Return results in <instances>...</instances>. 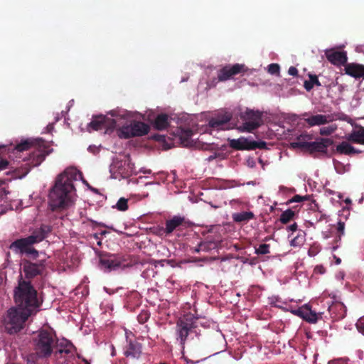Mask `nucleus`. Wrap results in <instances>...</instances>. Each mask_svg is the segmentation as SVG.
Instances as JSON below:
<instances>
[{
	"instance_id": "f257e3e1",
	"label": "nucleus",
	"mask_w": 364,
	"mask_h": 364,
	"mask_svg": "<svg viewBox=\"0 0 364 364\" xmlns=\"http://www.w3.org/2000/svg\"><path fill=\"white\" fill-rule=\"evenodd\" d=\"M42 297H15V305L10 307L3 316L2 323L9 334L19 332L24 328L30 316L40 311Z\"/></svg>"
},
{
	"instance_id": "f03ea898",
	"label": "nucleus",
	"mask_w": 364,
	"mask_h": 364,
	"mask_svg": "<svg viewBox=\"0 0 364 364\" xmlns=\"http://www.w3.org/2000/svg\"><path fill=\"white\" fill-rule=\"evenodd\" d=\"M77 169L68 168L58 176L49 193V206L52 211L65 210L73 203L75 194L73 181L77 179Z\"/></svg>"
},
{
	"instance_id": "7ed1b4c3",
	"label": "nucleus",
	"mask_w": 364,
	"mask_h": 364,
	"mask_svg": "<svg viewBox=\"0 0 364 364\" xmlns=\"http://www.w3.org/2000/svg\"><path fill=\"white\" fill-rule=\"evenodd\" d=\"M31 148L35 149L29 155L28 159V163L26 164L28 167L26 168L23 176L26 175L31 168L40 165L44 161L46 156L50 152V150H48L49 146H47L43 140L27 139L21 141L14 146V153L15 154H20L25 151L30 150Z\"/></svg>"
},
{
	"instance_id": "20e7f679",
	"label": "nucleus",
	"mask_w": 364,
	"mask_h": 364,
	"mask_svg": "<svg viewBox=\"0 0 364 364\" xmlns=\"http://www.w3.org/2000/svg\"><path fill=\"white\" fill-rule=\"evenodd\" d=\"M109 114L114 117L113 119L102 114L94 116L88 124V129H91L94 131L105 129V134L112 133L119 125V120L123 119V115L114 110L111 111Z\"/></svg>"
},
{
	"instance_id": "39448f33",
	"label": "nucleus",
	"mask_w": 364,
	"mask_h": 364,
	"mask_svg": "<svg viewBox=\"0 0 364 364\" xmlns=\"http://www.w3.org/2000/svg\"><path fill=\"white\" fill-rule=\"evenodd\" d=\"M198 317L195 316L191 312L185 314L181 317L176 327V339L179 341L181 346H184L188 334L196 328V321Z\"/></svg>"
},
{
	"instance_id": "423d86ee",
	"label": "nucleus",
	"mask_w": 364,
	"mask_h": 364,
	"mask_svg": "<svg viewBox=\"0 0 364 364\" xmlns=\"http://www.w3.org/2000/svg\"><path fill=\"white\" fill-rule=\"evenodd\" d=\"M149 126L142 122L134 121L130 124L123 125L117 130V135L121 139H129L134 136L146 135L149 132Z\"/></svg>"
},
{
	"instance_id": "0eeeda50",
	"label": "nucleus",
	"mask_w": 364,
	"mask_h": 364,
	"mask_svg": "<svg viewBox=\"0 0 364 364\" xmlns=\"http://www.w3.org/2000/svg\"><path fill=\"white\" fill-rule=\"evenodd\" d=\"M240 116L243 122L238 127L241 132H252L262 124V113L259 111L247 109Z\"/></svg>"
},
{
	"instance_id": "6e6552de",
	"label": "nucleus",
	"mask_w": 364,
	"mask_h": 364,
	"mask_svg": "<svg viewBox=\"0 0 364 364\" xmlns=\"http://www.w3.org/2000/svg\"><path fill=\"white\" fill-rule=\"evenodd\" d=\"M53 345L52 334L45 331H41L36 339V353L39 357L49 356L53 351Z\"/></svg>"
},
{
	"instance_id": "1a4fd4ad",
	"label": "nucleus",
	"mask_w": 364,
	"mask_h": 364,
	"mask_svg": "<svg viewBox=\"0 0 364 364\" xmlns=\"http://www.w3.org/2000/svg\"><path fill=\"white\" fill-rule=\"evenodd\" d=\"M333 144V141L329 138H320L312 142L297 141L292 143L294 147H299L306 149L309 153L327 154L328 147Z\"/></svg>"
},
{
	"instance_id": "9d476101",
	"label": "nucleus",
	"mask_w": 364,
	"mask_h": 364,
	"mask_svg": "<svg viewBox=\"0 0 364 364\" xmlns=\"http://www.w3.org/2000/svg\"><path fill=\"white\" fill-rule=\"evenodd\" d=\"M188 226V223L184 216L173 215V217L166 220L165 226L161 232L166 233V236H171L173 233H176L177 236H180L178 232H182Z\"/></svg>"
},
{
	"instance_id": "9b49d317",
	"label": "nucleus",
	"mask_w": 364,
	"mask_h": 364,
	"mask_svg": "<svg viewBox=\"0 0 364 364\" xmlns=\"http://www.w3.org/2000/svg\"><path fill=\"white\" fill-rule=\"evenodd\" d=\"M275 306L291 312L293 314L302 318L309 323H315L318 319V314L312 311L309 304H306L298 308H293L290 305L285 306L275 304Z\"/></svg>"
},
{
	"instance_id": "f8f14e48",
	"label": "nucleus",
	"mask_w": 364,
	"mask_h": 364,
	"mask_svg": "<svg viewBox=\"0 0 364 364\" xmlns=\"http://www.w3.org/2000/svg\"><path fill=\"white\" fill-rule=\"evenodd\" d=\"M247 71V68L244 64L236 63L232 65H226L221 68L218 73V79L219 81H226L232 77Z\"/></svg>"
},
{
	"instance_id": "ddd939ff",
	"label": "nucleus",
	"mask_w": 364,
	"mask_h": 364,
	"mask_svg": "<svg viewBox=\"0 0 364 364\" xmlns=\"http://www.w3.org/2000/svg\"><path fill=\"white\" fill-rule=\"evenodd\" d=\"M125 261L122 257H117L112 255L100 258V264L105 272H111L127 267V264L124 263Z\"/></svg>"
},
{
	"instance_id": "4468645a",
	"label": "nucleus",
	"mask_w": 364,
	"mask_h": 364,
	"mask_svg": "<svg viewBox=\"0 0 364 364\" xmlns=\"http://www.w3.org/2000/svg\"><path fill=\"white\" fill-rule=\"evenodd\" d=\"M303 117H308L306 118H304L305 122L307 123L309 127H312L314 126H321L326 124L329 122H333L335 118L333 114H314L309 115V113L304 112L302 114Z\"/></svg>"
},
{
	"instance_id": "2eb2a0df",
	"label": "nucleus",
	"mask_w": 364,
	"mask_h": 364,
	"mask_svg": "<svg viewBox=\"0 0 364 364\" xmlns=\"http://www.w3.org/2000/svg\"><path fill=\"white\" fill-rule=\"evenodd\" d=\"M231 118L232 115L230 113L218 114L209 120L208 124L211 128L217 130L226 129H228L229 122Z\"/></svg>"
},
{
	"instance_id": "dca6fc26",
	"label": "nucleus",
	"mask_w": 364,
	"mask_h": 364,
	"mask_svg": "<svg viewBox=\"0 0 364 364\" xmlns=\"http://www.w3.org/2000/svg\"><path fill=\"white\" fill-rule=\"evenodd\" d=\"M327 60L332 64L341 66L347 64L348 57L346 51H337L334 49L326 50L325 52Z\"/></svg>"
},
{
	"instance_id": "f3484780",
	"label": "nucleus",
	"mask_w": 364,
	"mask_h": 364,
	"mask_svg": "<svg viewBox=\"0 0 364 364\" xmlns=\"http://www.w3.org/2000/svg\"><path fill=\"white\" fill-rule=\"evenodd\" d=\"M14 296H37V291L31 284V282L23 279L22 275H21Z\"/></svg>"
},
{
	"instance_id": "a211bd4d",
	"label": "nucleus",
	"mask_w": 364,
	"mask_h": 364,
	"mask_svg": "<svg viewBox=\"0 0 364 364\" xmlns=\"http://www.w3.org/2000/svg\"><path fill=\"white\" fill-rule=\"evenodd\" d=\"M43 269L44 265L42 263H33L30 261L23 263V272L27 279H32L41 274Z\"/></svg>"
},
{
	"instance_id": "6ab92c4d",
	"label": "nucleus",
	"mask_w": 364,
	"mask_h": 364,
	"mask_svg": "<svg viewBox=\"0 0 364 364\" xmlns=\"http://www.w3.org/2000/svg\"><path fill=\"white\" fill-rule=\"evenodd\" d=\"M51 232V228L49 225H42L39 228L34 230L28 237L34 245L43 241L47 237L48 234Z\"/></svg>"
},
{
	"instance_id": "aec40b11",
	"label": "nucleus",
	"mask_w": 364,
	"mask_h": 364,
	"mask_svg": "<svg viewBox=\"0 0 364 364\" xmlns=\"http://www.w3.org/2000/svg\"><path fill=\"white\" fill-rule=\"evenodd\" d=\"M33 244L31 242L30 239L26 237L14 240L9 245V249L15 253L23 254L28 250L29 246H32Z\"/></svg>"
},
{
	"instance_id": "412c9836",
	"label": "nucleus",
	"mask_w": 364,
	"mask_h": 364,
	"mask_svg": "<svg viewBox=\"0 0 364 364\" xmlns=\"http://www.w3.org/2000/svg\"><path fill=\"white\" fill-rule=\"evenodd\" d=\"M346 74L355 79L364 78V65L350 63H347L344 68Z\"/></svg>"
},
{
	"instance_id": "4be33fe9",
	"label": "nucleus",
	"mask_w": 364,
	"mask_h": 364,
	"mask_svg": "<svg viewBox=\"0 0 364 364\" xmlns=\"http://www.w3.org/2000/svg\"><path fill=\"white\" fill-rule=\"evenodd\" d=\"M328 311L336 318L345 317L347 311L346 306L339 301H334L328 306Z\"/></svg>"
},
{
	"instance_id": "5701e85b",
	"label": "nucleus",
	"mask_w": 364,
	"mask_h": 364,
	"mask_svg": "<svg viewBox=\"0 0 364 364\" xmlns=\"http://www.w3.org/2000/svg\"><path fill=\"white\" fill-rule=\"evenodd\" d=\"M252 141L240 137L237 139H229L230 146L235 150H255V146H251Z\"/></svg>"
},
{
	"instance_id": "b1692460",
	"label": "nucleus",
	"mask_w": 364,
	"mask_h": 364,
	"mask_svg": "<svg viewBox=\"0 0 364 364\" xmlns=\"http://www.w3.org/2000/svg\"><path fill=\"white\" fill-rule=\"evenodd\" d=\"M335 151L339 154H344L347 156H351L353 154H360L362 152L360 150L356 149L348 141H342L338 144L336 147Z\"/></svg>"
},
{
	"instance_id": "393cba45",
	"label": "nucleus",
	"mask_w": 364,
	"mask_h": 364,
	"mask_svg": "<svg viewBox=\"0 0 364 364\" xmlns=\"http://www.w3.org/2000/svg\"><path fill=\"white\" fill-rule=\"evenodd\" d=\"M346 139L348 141L364 144V127L359 126L356 130H353L350 134L346 136Z\"/></svg>"
},
{
	"instance_id": "a878e982",
	"label": "nucleus",
	"mask_w": 364,
	"mask_h": 364,
	"mask_svg": "<svg viewBox=\"0 0 364 364\" xmlns=\"http://www.w3.org/2000/svg\"><path fill=\"white\" fill-rule=\"evenodd\" d=\"M141 353V346L137 342H130L124 350L127 357L139 358Z\"/></svg>"
},
{
	"instance_id": "bb28decb",
	"label": "nucleus",
	"mask_w": 364,
	"mask_h": 364,
	"mask_svg": "<svg viewBox=\"0 0 364 364\" xmlns=\"http://www.w3.org/2000/svg\"><path fill=\"white\" fill-rule=\"evenodd\" d=\"M232 220L235 223H247L255 218V215L252 211H243L232 214Z\"/></svg>"
},
{
	"instance_id": "cd10ccee",
	"label": "nucleus",
	"mask_w": 364,
	"mask_h": 364,
	"mask_svg": "<svg viewBox=\"0 0 364 364\" xmlns=\"http://www.w3.org/2000/svg\"><path fill=\"white\" fill-rule=\"evenodd\" d=\"M169 125L168 116L166 114H159L155 120L154 126L157 130H164Z\"/></svg>"
},
{
	"instance_id": "c85d7f7f",
	"label": "nucleus",
	"mask_w": 364,
	"mask_h": 364,
	"mask_svg": "<svg viewBox=\"0 0 364 364\" xmlns=\"http://www.w3.org/2000/svg\"><path fill=\"white\" fill-rule=\"evenodd\" d=\"M178 132L181 143L185 146H188L193 135L192 130L190 129H181Z\"/></svg>"
},
{
	"instance_id": "c756f323",
	"label": "nucleus",
	"mask_w": 364,
	"mask_h": 364,
	"mask_svg": "<svg viewBox=\"0 0 364 364\" xmlns=\"http://www.w3.org/2000/svg\"><path fill=\"white\" fill-rule=\"evenodd\" d=\"M309 80H305L304 83V87L306 91L312 90L314 85L321 86V84L316 75L309 74Z\"/></svg>"
},
{
	"instance_id": "7c9ffc66",
	"label": "nucleus",
	"mask_w": 364,
	"mask_h": 364,
	"mask_svg": "<svg viewBox=\"0 0 364 364\" xmlns=\"http://www.w3.org/2000/svg\"><path fill=\"white\" fill-rule=\"evenodd\" d=\"M294 211H293L291 209H287L281 214L279 220L282 224H287L294 218Z\"/></svg>"
},
{
	"instance_id": "2f4dec72",
	"label": "nucleus",
	"mask_w": 364,
	"mask_h": 364,
	"mask_svg": "<svg viewBox=\"0 0 364 364\" xmlns=\"http://www.w3.org/2000/svg\"><path fill=\"white\" fill-rule=\"evenodd\" d=\"M305 235L306 233L304 232H299L291 240V245L293 247L301 246L305 241Z\"/></svg>"
},
{
	"instance_id": "473e14b6",
	"label": "nucleus",
	"mask_w": 364,
	"mask_h": 364,
	"mask_svg": "<svg viewBox=\"0 0 364 364\" xmlns=\"http://www.w3.org/2000/svg\"><path fill=\"white\" fill-rule=\"evenodd\" d=\"M336 124H331L328 127H323L319 130V134L322 136H330L337 129Z\"/></svg>"
},
{
	"instance_id": "72a5a7b5",
	"label": "nucleus",
	"mask_w": 364,
	"mask_h": 364,
	"mask_svg": "<svg viewBox=\"0 0 364 364\" xmlns=\"http://www.w3.org/2000/svg\"><path fill=\"white\" fill-rule=\"evenodd\" d=\"M118 210L125 211L128 209V200L124 198H120L114 206Z\"/></svg>"
},
{
	"instance_id": "f704fd0d",
	"label": "nucleus",
	"mask_w": 364,
	"mask_h": 364,
	"mask_svg": "<svg viewBox=\"0 0 364 364\" xmlns=\"http://www.w3.org/2000/svg\"><path fill=\"white\" fill-rule=\"evenodd\" d=\"M269 245L262 244L257 248H255V253L257 255H266L269 253Z\"/></svg>"
},
{
	"instance_id": "c9c22d12",
	"label": "nucleus",
	"mask_w": 364,
	"mask_h": 364,
	"mask_svg": "<svg viewBox=\"0 0 364 364\" xmlns=\"http://www.w3.org/2000/svg\"><path fill=\"white\" fill-rule=\"evenodd\" d=\"M280 67L277 63H272L268 66V72L272 75H279Z\"/></svg>"
},
{
	"instance_id": "e433bc0d",
	"label": "nucleus",
	"mask_w": 364,
	"mask_h": 364,
	"mask_svg": "<svg viewBox=\"0 0 364 364\" xmlns=\"http://www.w3.org/2000/svg\"><path fill=\"white\" fill-rule=\"evenodd\" d=\"M306 200H307V196H301L299 195H295L293 198H291L287 202V204L289 205L292 203H300Z\"/></svg>"
},
{
	"instance_id": "4c0bfd02",
	"label": "nucleus",
	"mask_w": 364,
	"mask_h": 364,
	"mask_svg": "<svg viewBox=\"0 0 364 364\" xmlns=\"http://www.w3.org/2000/svg\"><path fill=\"white\" fill-rule=\"evenodd\" d=\"M88 221L92 224V227L93 229L95 228L97 226H100V227H104V228H110V229L113 230V228L112 227H109L103 223H99L92 219H88Z\"/></svg>"
},
{
	"instance_id": "58836bf2",
	"label": "nucleus",
	"mask_w": 364,
	"mask_h": 364,
	"mask_svg": "<svg viewBox=\"0 0 364 364\" xmlns=\"http://www.w3.org/2000/svg\"><path fill=\"white\" fill-rule=\"evenodd\" d=\"M345 230V223L342 221H338L337 224V234L340 235V236H343L344 235Z\"/></svg>"
},
{
	"instance_id": "ea45409f",
	"label": "nucleus",
	"mask_w": 364,
	"mask_h": 364,
	"mask_svg": "<svg viewBox=\"0 0 364 364\" xmlns=\"http://www.w3.org/2000/svg\"><path fill=\"white\" fill-rule=\"evenodd\" d=\"M356 326L358 331L364 335V316L358 319Z\"/></svg>"
},
{
	"instance_id": "a19ab883",
	"label": "nucleus",
	"mask_w": 364,
	"mask_h": 364,
	"mask_svg": "<svg viewBox=\"0 0 364 364\" xmlns=\"http://www.w3.org/2000/svg\"><path fill=\"white\" fill-rule=\"evenodd\" d=\"M319 251H320V250L318 248V246L312 245L309 248V250L308 251V254L309 256L313 257V256H315Z\"/></svg>"
},
{
	"instance_id": "79ce46f5",
	"label": "nucleus",
	"mask_w": 364,
	"mask_h": 364,
	"mask_svg": "<svg viewBox=\"0 0 364 364\" xmlns=\"http://www.w3.org/2000/svg\"><path fill=\"white\" fill-rule=\"evenodd\" d=\"M251 145H252L251 146H255V149H263L266 146V143L264 141H252Z\"/></svg>"
},
{
	"instance_id": "37998d69",
	"label": "nucleus",
	"mask_w": 364,
	"mask_h": 364,
	"mask_svg": "<svg viewBox=\"0 0 364 364\" xmlns=\"http://www.w3.org/2000/svg\"><path fill=\"white\" fill-rule=\"evenodd\" d=\"M8 165V161L0 155V171L6 169Z\"/></svg>"
},
{
	"instance_id": "c03bdc74",
	"label": "nucleus",
	"mask_w": 364,
	"mask_h": 364,
	"mask_svg": "<svg viewBox=\"0 0 364 364\" xmlns=\"http://www.w3.org/2000/svg\"><path fill=\"white\" fill-rule=\"evenodd\" d=\"M262 289L259 287H252L250 293L255 296H260L262 294Z\"/></svg>"
},
{
	"instance_id": "a18cd8bd",
	"label": "nucleus",
	"mask_w": 364,
	"mask_h": 364,
	"mask_svg": "<svg viewBox=\"0 0 364 364\" xmlns=\"http://www.w3.org/2000/svg\"><path fill=\"white\" fill-rule=\"evenodd\" d=\"M149 318L148 314L146 312L141 313L139 315L138 319L140 323H144Z\"/></svg>"
},
{
	"instance_id": "49530a36",
	"label": "nucleus",
	"mask_w": 364,
	"mask_h": 364,
	"mask_svg": "<svg viewBox=\"0 0 364 364\" xmlns=\"http://www.w3.org/2000/svg\"><path fill=\"white\" fill-rule=\"evenodd\" d=\"M105 289L108 294H114L118 292L119 290H122L124 289L122 287H119V288H116V289H111V288L105 287Z\"/></svg>"
},
{
	"instance_id": "de8ad7c7",
	"label": "nucleus",
	"mask_w": 364,
	"mask_h": 364,
	"mask_svg": "<svg viewBox=\"0 0 364 364\" xmlns=\"http://www.w3.org/2000/svg\"><path fill=\"white\" fill-rule=\"evenodd\" d=\"M28 255H38V252L33 247H32V246H29V247H28V250H26V252H25Z\"/></svg>"
},
{
	"instance_id": "09e8293b",
	"label": "nucleus",
	"mask_w": 364,
	"mask_h": 364,
	"mask_svg": "<svg viewBox=\"0 0 364 364\" xmlns=\"http://www.w3.org/2000/svg\"><path fill=\"white\" fill-rule=\"evenodd\" d=\"M314 272L316 273L322 274L325 273L326 269L321 265H318L314 268Z\"/></svg>"
},
{
	"instance_id": "8fccbe9b",
	"label": "nucleus",
	"mask_w": 364,
	"mask_h": 364,
	"mask_svg": "<svg viewBox=\"0 0 364 364\" xmlns=\"http://www.w3.org/2000/svg\"><path fill=\"white\" fill-rule=\"evenodd\" d=\"M288 73H289L290 75L296 76V75H297V74H298V70H297L295 67H294V66H291V67L289 68Z\"/></svg>"
},
{
	"instance_id": "3c124183",
	"label": "nucleus",
	"mask_w": 364,
	"mask_h": 364,
	"mask_svg": "<svg viewBox=\"0 0 364 364\" xmlns=\"http://www.w3.org/2000/svg\"><path fill=\"white\" fill-rule=\"evenodd\" d=\"M200 249H201V251H208L209 249L208 243L205 242H201L199 244Z\"/></svg>"
},
{
	"instance_id": "603ef678",
	"label": "nucleus",
	"mask_w": 364,
	"mask_h": 364,
	"mask_svg": "<svg viewBox=\"0 0 364 364\" xmlns=\"http://www.w3.org/2000/svg\"><path fill=\"white\" fill-rule=\"evenodd\" d=\"M328 364H348V363L346 360L337 359L329 362Z\"/></svg>"
},
{
	"instance_id": "864d4df0",
	"label": "nucleus",
	"mask_w": 364,
	"mask_h": 364,
	"mask_svg": "<svg viewBox=\"0 0 364 364\" xmlns=\"http://www.w3.org/2000/svg\"><path fill=\"white\" fill-rule=\"evenodd\" d=\"M92 237L97 240V244L98 246L102 245V241H101V237L100 236V234L95 233L93 234Z\"/></svg>"
},
{
	"instance_id": "5fc2aeb1",
	"label": "nucleus",
	"mask_w": 364,
	"mask_h": 364,
	"mask_svg": "<svg viewBox=\"0 0 364 364\" xmlns=\"http://www.w3.org/2000/svg\"><path fill=\"white\" fill-rule=\"evenodd\" d=\"M164 227H159L156 229L155 233L160 237H166V233L161 232V230L164 229Z\"/></svg>"
},
{
	"instance_id": "6e6d98bb",
	"label": "nucleus",
	"mask_w": 364,
	"mask_h": 364,
	"mask_svg": "<svg viewBox=\"0 0 364 364\" xmlns=\"http://www.w3.org/2000/svg\"><path fill=\"white\" fill-rule=\"evenodd\" d=\"M297 224L296 223H294L293 224L290 225L289 227H288V229L292 232H294L297 230Z\"/></svg>"
},
{
	"instance_id": "4d7b16f0",
	"label": "nucleus",
	"mask_w": 364,
	"mask_h": 364,
	"mask_svg": "<svg viewBox=\"0 0 364 364\" xmlns=\"http://www.w3.org/2000/svg\"><path fill=\"white\" fill-rule=\"evenodd\" d=\"M341 237H342V236H340V235H338V234H337V235H336V239H335V242H336V244H337L338 242H340V241H341Z\"/></svg>"
},
{
	"instance_id": "13d9d810",
	"label": "nucleus",
	"mask_w": 364,
	"mask_h": 364,
	"mask_svg": "<svg viewBox=\"0 0 364 364\" xmlns=\"http://www.w3.org/2000/svg\"><path fill=\"white\" fill-rule=\"evenodd\" d=\"M200 251H201V249H200L199 245L198 247H195L194 250H193L194 252H199Z\"/></svg>"
},
{
	"instance_id": "bf43d9fd",
	"label": "nucleus",
	"mask_w": 364,
	"mask_h": 364,
	"mask_svg": "<svg viewBox=\"0 0 364 364\" xmlns=\"http://www.w3.org/2000/svg\"><path fill=\"white\" fill-rule=\"evenodd\" d=\"M108 232L106 230H103V231H101L99 234H100V236L101 237V236L105 235Z\"/></svg>"
},
{
	"instance_id": "052dcab7",
	"label": "nucleus",
	"mask_w": 364,
	"mask_h": 364,
	"mask_svg": "<svg viewBox=\"0 0 364 364\" xmlns=\"http://www.w3.org/2000/svg\"><path fill=\"white\" fill-rule=\"evenodd\" d=\"M63 352H65V353H68L70 352V350H68V349H65V350H62V349H60V350H59V353H62Z\"/></svg>"
},
{
	"instance_id": "680f3d73",
	"label": "nucleus",
	"mask_w": 364,
	"mask_h": 364,
	"mask_svg": "<svg viewBox=\"0 0 364 364\" xmlns=\"http://www.w3.org/2000/svg\"><path fill=\"white\" fill-rule=\"evenodd\" d=\"M119 173H122V174H124V177H126V176H129V173L127 172V173L119 172Z\"/></svg>"
},
{
	"instance_id": "e2e57ef3",
	"label": "nucleus",
	"mask_w": 364,
	"mask_h": 364,
	"mask_svg": "<svg viewBox=\"0 0 364 364\" xmlns=\"http://www.w3.org/2000/svg\"><path fill=\"white\" fill-rule=\"evenodd\" d=\"M338 247V245H336L333 247V250H336L337 248Z\"/></svg>"
},
{
	"instance_id": "0e129e2a",
	"label": "nucleus",
	"mask_w": 364,
	"mask_h": 364,
	"mask_svg": "<svg viewBox=\"0 0 364 364\" xmlns=\"http://www.w3.org/2000/svg\"><path fill=\"white\" fill-rule=\"evenodd\" d=\"M190 305H191V304H190V303H189V302H188V303L186 304V306H184V308H185V309H186V307H187V308H190Z\"/></svg>"
},
{
	"instance_id": "69168bd1",
	"label": "nucleus",
	"mask_w": 364,
	"mask_h": 364,
	"mask_svg": "<svg viewBox=\"0 0 364 364\" xmlns=\"http://www.w3.org/2000/svg\"><path fill=\"white\" fill-rule=\"evenodd\" d=\"M341 259H339V258L336 259V264H338L341 263Z\"/></svg>"
},
{
	"instance_id": "338daca9",
	"label": "nucleus",
	"mask_w": 364,
	"mask_h": 364,
	"mask_svg": "<svg viewBox=\"0 0 364 364\" xmlns=\"http://www.w3.org/2000/svg\"><path fill=\"white\" fill-rule=\"evenodd\" d=\"M272 299H276V301H275V302H277V301H278L277 298V297H275V296L272 297Z\"/></svg>"
},
{
	"instance_id": "774afa93",
	"label": "nucleus",
	"mask_w": 364,
	"mask_h": 364,
	"mask_svg": "<svg viewBox=\"0 0 364 364\" xmlns=\"http://www.w3.org/2000/svg\"><path fill=\"white\" fill-rule=\"evenodd\" d=\"M236 296H240V294L239 293H237V294H236Z\"/></svg>"
}]
</instances>
